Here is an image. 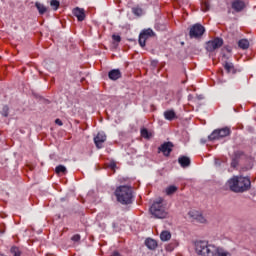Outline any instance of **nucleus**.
<instances>
[{"instance_id":"obj_1","label":"nucleus","mask_w":256,"mask_h":256,"mask_svg":"<svg viewBox=\"0 0 256 256\" xmlns=\"http://www.w3.org/2000/svg\"><path fill=\"white\" fill-rule=\"evenodd\" d=\"M195 251L200 256H231V253L222 247L209 243L206 240H198L195 242Z\"/></svg>"},{"instance_id":"obj_2","label":"nucleus","mask_w":256,"mask_h":256,"mask_svg":"<svg viewBox=\"0 0 256 256\" xmlns=\"http://www.w3.org/2000/svg\"><path fill=\"white\" fill-rule=\"evenodd\" d=\"M230 191L233 193H245L251 189V179L249 177L234 176L227 181Z\"/></svg>"},{"instance_id":"obj_3","label":"nucleus","mask_w":256,"mask_h":256,"mask_svg":"<svg viewBox=\"0 0 256 256\" xmlns=\"http://www.w3.org/2000/svg\"><path fill=\"white\" fill-rule=\"evenodd\" d=\"M115 196L121 205H131L133 203V190L129 186H119L115 190Z\"/></svg>"},{"instance_id":"obj_4","label":"nucleus","mask_w":256,"mask_h":256,"mask_svg":"<svg viewBox=\"0 0 256 256\" xmlns=\"http://www.w3.org/2000/svg\"><path fill=\"white\" fill-rule=\"evenodd\" d=\"M150 213L156 219H165L167 217V211H165V206H163V201H156L150 207Z\"/></svg>"},{"instance_id":"obj_5","label":"nucleus","mask_w":256,"mask_h":256,"mask_svg":"<svg viewBox=\"0 0 256 256\" xmlns=\"http://www.w3.org/2000/svg\"><path fill=\"white\" fill-rule=\"evenodd\" d=\"M231 135V129L229 127L216 129L209 136V141H215L217 139H223L224 137H229Z\"/></svg>"},{"instance_id":"obj_6","label":"nucleus","mask_w":256,"mask_h":256,"mask_svg":"<svg viewBox=\"0 0 256 256\" xmlns=\"http://www.w3.org/2000/svg\"><path fill=\"white\" fill-rule=\"evenodd\" d=\"M205 34V27L199 23L190 27L189 37L190 39H201Z\"/></svg>"},{"instance_id":"obj_7","label":"nucleus","mask_w":256,"mask_h":256,"mask_svg":"<svg viewBox=\"0 0 256 256\" xmlns=\"http://www.w3.org/2000/svg\"><path fill=\"white\" fill-rule=\"evenodd\" d=\"M151 37H155V32L151 28L144 29L139 34L138 43L140 47H145L147 43V39H151Z\"/></svg>"},{"instance_id":"obj_8","label":"nucleus","mask_w":256,"mask_h":256,"mask_svg":"<svg viewBox=\"0 0 256 256\" xmlns=\"http://www.w3.org/2000/svg\"><path fill=\"white\" fill-rule=\"evenodd\" d=\"M223 43V38L216 37L213 40L206 42L205 49L208 51V53H213V51H216V49L223 47Z\"/></svg>"},{"instance_id":"obj_9","label":"nucleus","mask_w":256,"mask_h":256,"mask_svg":"<svg viewBox=\"0 0 256 256\" xmlns=\"http://www.w3.org/2000/svg\"><path fill=\"white\" fill-rule=\"evenodd\" d=\"M159 153H163L165 157H169L171 155V151H173V142H165L158 148Z\"/></svg>"},{"instance_id":"obj_10","label":"nucleus","mask_w":256,"mask_h":256,"mask_svg":"<svg viewBox=\"0 0 256 256\" xmlns=\"http://www.w3.org/2000/svg\"><path fill=\"white\" fill-rule=\"evenodd\" d=\"M107 141V135H105V132H98V134L94 137V143L97 147V149L103 148V143Z\"/></svg>"},{"instance_id":"obj_11","label":"nucleus","mask_w":256,"mask_h":256,"mask_svg":"<svg viewBox=\"0 0 256 256\" xmlns=\"http://www.w3.org/2000/svg\"><path fill=\"white\" fill-rule=\"evenodd\" d=\"M247 5L245 4V1L243 0H234L231 3V8L236 12V13H241Z\"/></svg>"},{"instance_id":"obj_12","label":"nucleus","mask_w":256,"mask_h":256,"mask_svg":"<svg viewBox=\"0 0 256 256\" xmlns=\"http://www.w3.org/2000/svg\"><path fill=\"white\" fill-rule=\"evenodd\" d=\"M189 217L191 219H194L195 221H197L198 223H206L207 219L204 218L203 214H201L199 211L197 210H191L188 213Z\"/></svg>"},{"instance_id":"obj_13","label":"nucleus","mask_w":256,"mask_h":256,"mask_svg":"<svg viewBox=\"0 0 256 256\" xmlns=\"http://www.w3.org/2000/svg\"><path fill=\"white\" fill-rule=\"evenodd\" d=\"M72 13L78 21H85V9L76 7L72 10Z\"/></svg>"},{"instance_id":"obj_14","label":"nucleus","mask_w":256,"mask_h":256,"mask_svg":"<svg viewBox=\"0 0 256 256\" xmlns=\"http://www.w3.org/2000/svg\"><path fill=\"white\" fill-rule=\"evenodd\" d=\"M178 163L183 169H187L191 165V158L187 156H180L178 158Z\"/></svg>"},{"instance_id":"obj_15","label":"nucleus","mask_w":256,"mask_h":256,"mask_svg":"<svg viewBox=\"0 0 256 256\" xmlns=\"http://www.w3.org/2000/svg\"><path fill=\"white\" fill-rule=\"evenodd\" d=\"M108 77L111 79V81H117V79H121L122 74L121 70L119 69H113L108 72Z\"/></svg>"},{"instance_id":"obj_16","label":"nucleus","mask_w":256,"mask_h":256,"mask_svg":"<svg viewBox=\"0 0 256 256\" xmlns=\"http://www.w3.org/2000/svg\"><path fill=\"white\" fill-rule=\"evenodd\" d=\"M223 67L227 73H232V75H235L237 71H239L237 70V68H235V65L231 62H225Z\"/></svg>"},{"instance_id":"obj_17","label":"nucleus","mask_w":256,"mask_h":256,"mask_svg":"<svg viewBox=\"0 0 256 256\" xmlns=\"http://www.w3.org/2000/svg\"><path fill=\"white\" fill-rule=\"evenodd\" d=\"M145 245L151 251H155V249H157V242L155 241V239H152V238L146 239Z\"/></svg>"},{"instance_id":"obj_18","label":"nucleus","mask_w":256,"mask_h":256,"mask_svg":"<svg viewBox=\"0 0 256 256\" xmlns=\"http://www.w3.org/2000/svg\"><path fill=\"white\" fill-rule=\"evenodd\" d=\"M164 117L167 121H173L177 115L175 114V111L173 110H167L164 112Z\"/></svg>"},{"instance_id":"obj_19","label":"nucleus","mask_w":256,"mask_h":256,"mask_svg":"<svg viewBox=\"0 0 256 256\" xmlns=\"http://www.w3.org/2000/svg\"><path fill=\"white\" fill-rule=\"evenodd\" d=\"M35 7H36V9H38V13L40 15H45V13H47V7H45V5H43L41 3L36 2Z\"/></svg>"},{"instance_id":"obj_20","label":"nucleus","mask_w":256,"mask_h":256,"mask_svg":"<svg viewBox=\"0 0 256 256\" xmlns=\"http://www.w3.org/2000/svg\"><path fill=\"white\" fill-rule=\"evenodd\" d=\"M238 47L240 49H249V40L247 39H241L238 41Z\"/></svg>"},{"instance_id":"obj_21","label":"nucleus","mask_w":256,"mask_h":256,"mask_svg":"<svg viewBox=\"0 0 256 256\" xmlns=\"http://www.w3.org/2000/svg\"><path fill=\"white\" fill-rule=\"evenodd\" d=\"M141 137L144 139H151L153 137V134L147 130V128H142L141 131Z\"/></svg>"},{"instance_id":"obj_22","label":"nucleus","mask_w":256,"mask_h":256,"mask_svg":"<svg viewBox=\"0 0 256 256\" xmlns=\"http://www.w3.org/2000/svg\"><path fill=\"white\" fill-rule=\"evenodd\" d=\"M161 241H169L171 239V232L165 230L160 234Z\"/></svg>"},{"instance_id":"obj_23","label":"nucleus","mask_w":256,"mask_h":256,"mask_svg":"<svg viewBox=\"0 0 256 256\" xmlns=\"http://www.w3.org/2000/svg\"><path fill=\"white\" fill-rule=\"evenodd\" d=\"M55 173H57V175H60V173H63V175H65L67 173V168L63 165H58L55 168Z\"/></svg>"},{"instance_id":"obj_24","label":"nucleus","mask_w":256,"mask_h":256,"mask_svg":"<svg viewBox=\"0 0 256 256\" xmlns=\"http://www.w3.org/2000/svg\"><path fill=\"white\" fill-rule=\"evenodd\" d=\"M61 5V2L59 0H51L50 1V7H52L53 11H57Z\"/></svg>"},{"instance_id":"obj_25","label":"nucleus","mask_w":256,"mask_h":256,"mask_svg":"<svg viewBox=\"0 0 256 256\" xmlns=\"http://www.w3.org/2000/svg\"><path fill=\"white\" fill-rule=\"evenodd\" d=\"M132 13L137 17H141V15H143V9H141L140 7H134L132 8Z\"/></svg>"},{"instance_id":"obj_26","label":"nucleus","mask_w":256,"mask_h":256,"mask_svg":"<svg viewBox=\"0 0 256 256\" xmlns=\"http://www.w3.org/2000/svg\"><path fill=\"white\" fill-rule=\"evenodd\" d=\"M10 253L13 255V256H21V250H19V248L17 246H13L11 249H10Z\"/></svg>"},{"instance_id":"obj_27","label":"nucleus","mask_w":256,"mask_h":256,"mask_svg":"<svg viewBox=\"0 0 256 256\" xmlns=\"http://www.w3.org/2000/svg\"><path fill=\"white\" fill-rule=\"evenodd\" d=\"M176 191H177L176 186H169L168 188H166L167 195H173V193H175Z\"/></svg>"},{"instance_id":"obj_28","label":"nucleus","mask_w":256,"mask_h":256,"mask_svg":"<svg viewBox=\"0 0 256 256\" xmlns=\"http://www.w3.org/2000/svg\"><path fill=\"white\" fill-rule=\"evenodd\" d=\"M210 9H211V5L209 4V2L207 1L202 2V11L206 13V11H209Z\"/></svg>"},{"instance_id":"obj_29","label":"nucleus","mask_w":256,"mask_h":256,"mask_svg":"<svg viewBox=\"0 0 256 256\" xmlns=\"http://www.w3.org/2000/svg\"><path fill=\"white\" fill-rule=\"evenodd\" d=\"M1 115L3 117H9V106H3Z\"/></svg>"},{"instance_id":"obj_30","label":"nucleus","mask_w":256,"mask_h":256,"mask_svg":"<svg viewBox=\"0 0 256 256\" xmlns=\"http://www.w3.org/2000/svg\"><path fill=\"white\" fill-rule=\"evenodd\" d=\"M239 165V160L237 158H233L231 161V167L235 169Z\"/></svg>"},{"instance_id":"obj_31","label":"nucleus","mask_w":256,"mask_h":256,"mask_svg":"<svg viewBox=\"0 0 256 256\" xmlns=\"http://www.w3.org/2000/svg\"><path fill=\"white\" fill-rule=\"evenodd\" d=\"M112 39L113 41H115L116 43H121V36L120 35H112Z\"/></svg>"},{"instance_id":"obj_32","label":"nucleus","mask_w":256,"mask_h":256,"mask_svg":"<svg viewBox=\"0 0 256 256\" xmlns=\"http://www.w3.org/2000/svg\"><path fill=\"white\" fill-rule=\"evenodd\" d=\"M72 241H75V242L81 241V235H79V234L74 235V236L72 237Z\"/></svg>"},{"instance_id":"obj_33","label":"nucleus","mask_w":256,"mask_h":256,"mask_svg":"<svg viewBox=\"0 0 256 256\" xmlns=\"http://www.w3.org/2000/svg\"><path fill=\"white\" fill-rule=\"evenodd\" d=\"M221 165H223V161L220 159H215V167H221Z\"/></svg>"},{"instance_id":"obj_34","label":"nucleus","mask_w":256,"mask_h":256,"mask_svg":"<svg viewBox=\"0 0 256 256\" xmlns=\"http://www.w3.org/2000/svg\"><path fill=\"white\" fill-rule=\"evenodd\" d=\"M223 51H227V53H231V51H233V48H231V46H224Z\"/></svg>"},{"instance_id":"obj_35","label":"nucleus","mask_w":256,"mask_h":256,"mask_svg":"<svg viewBox=\"0 0 256 256\" xmlns=\"http://www.w3.org/2000/svg\"><path fill=\"white\" fill-rule=\"evenodd\" d=\"M55 123H56V125H59V127H63V121H61V119L57 118L55 120Z\"/></svg>"},{"instance_id":"obj_36","label":"nucleus","mask_w":256,"mask_h":256,"mask_svg":"<svg viewBox=\"0 0 256 256\" xmlns=\"http://www.w3.org/2000/svg\"><path fill=\"white\" fill-rule=\"evenodd\" d=\"M112 256H121V253L119 251L112 252Z\"/></svg>"},{"instance_id":"obj_37","label":"nucleus","mask_w":256,"mask_h":256,"mask_svg":"<svg viewBox=\"0 0 256 256\" xmlns=\"http://www.w3.org/2000/svg\"><path fill=\"white\" fill-rule=\"evenodd\" d=\"M188 97H193V95L189 94Z\"/></svg>"},{"instance_id":"obj_38","label":"nucleus","mask_w":256,"mask_h":256,"mask_svg":"<svg viewBox=\"0 0 256 256\" xmlns=\"http://www.w3.org/2000/svg\"><path fill=\"white\" fill-rule=\"evenodd\" d=\"M202 143H205V140H202Z\"/></svg>"},{"instance_id":"obj_39","label":"nucleus","mask_w":256,"mask_h":256,"mask_svg":"<svg viewBox=\"0 0 256 256\" xmlns=\"http://www.w3.org/2000/svg\"><path fill=\"white\" fill-rule=\"evenodd\" d=\"M198 97H201V95H198Z\"/></svg>"}]
</instances>
